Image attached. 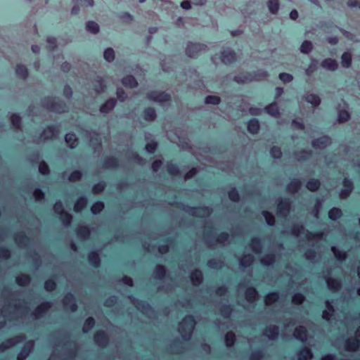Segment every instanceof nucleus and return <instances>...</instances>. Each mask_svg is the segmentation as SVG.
I'll return each instance as SVG.
<instances>
[{"instance_id": "nucleus-30", "label": "nucleus", "mask_w": 360, "mask_h": 360, "mask_svg": "<svg viewBox=\"0 0 360 360\" xmlns=\"http://www.w3.org/2000/svg\"><path fill=\"white\" fill-rule=\"evenodd\" d=\"M119 166V160L114 156L106 157L103 162V167L105 169H115Z\"/></svg>"}, {"instance_id": "nucleus-50", "label": "nucleus", "mask_w": 360, "mask_h": 360, "mask_svg": "<svg viewBox=\"0 0 360 360\" xmlns=\"http://www.w3.org/2000/svg\"><path fill=\"white\" fill-rule=\"evenodd\" d=\"M96 325V321L92 316L86 318L84 322L82 331L84 333H87L90 330L94 328Z\"/></svg>"}, {"instance_id": "nucleus-39", "label": "nucleus", "mask_w": 360, "mask_h": 360, "mask_svg": "<svg viewBox=\"0 0 360 360\" xmlns=\"http://www.w3.org/2000/svg\"><path fill=\"white\" fill-rule=\"evenodd\" d=\"M276 262V256L274 252L265 255L261 259V263L265 266H270Z\"/></svg>"}, {"instance_id": "nucleus-33", "label": "nucleus", "mask_w": 360, "mask_h": 360, "mask_svg": "<svg viewBox=\"0 0 360 360\" xmlns=\"http://www.w3.org/2000/svg\"><path fill=\"white\" fill-rule=\"evenodd\" d=\"M122 84L127 88H136L138 86V82L136 78L131 75H129L124 77L122 79Z\"/></svg>"}, {"instance_id": "nucleus-47", "label": "nucleus", "mask_w": 360, "mask_h": 360, "mask_svg": "<svg viewBox=\"0 0 360 360\" xmlns=\"http://www.w3.org/2000/svg\"><path fill=\"white\" fill-rule=\"evenodd\" d=\"M58 217L64 226H69L71 225L73 217L72 215L68 212H61Z\"/></svg>"}, {"instance_id": "nucleus-49", "label": "nucleus", "mask_w": 360, "mask_h": 360, "mask_svg": "<svg viewBox=\"0 0 360 360\" xmlns=\"http://www.w3.org/2000/svg\"><path fill=\"white\" fill-rule=\"evenodd\" d=\"M56 279V276H53L51 278L45 281L44 285L46 291L51 292L56 289L57 283Z\"/></svg>"}, {"instance_id": "nucleus-36", "label": "nucleus", "mask_w": 360, "mask_h": 360, "mask_svg": "<svg viewBox=\"0 0 360 360\" xmlns=\"http://www.w3.org/2000/svg\"><path fill=\"white\" fill-rule=\"evenodd\" d=\"M143 117L146 121H154L157 117L156 111L153 107H147L143 111Z\"/></svg>"}, {"instance_id": "nucleus-14", "label": "nucleus", "mask_w": 360, "mask_h": 360, "mask_svg": "<svg viewBox=\"0 0 360 360\" xmlns=\"http://www.w3.org/2000/svg\"><path fill=\"white\" fill-rule=\"evenodd\" d=\"M331 143V139L328 135L314 139L311 141V146L314 149H324Z\"/></svg>"}, {"instance_id": "nucleus-8", "label": "nucleus", "mask_w": 360, "mask_h": 360, "mask_svg": "<svg viewBox=\"0 0 360 360\" xmlns=\"http://www.w3.org/2000/svg\"><path fill=\"white\" fill-rule=\"evenodd\" d=\"M52 302L50 301H44L39 304L32 312L31 316L34 319H40L45 316L49 310L52 307Z\"/></svg>"}, {"instance_id": "nucleus-5", "label": "nucleus", "mask_w": 360, "mask_h": 360, "mask_svg": "<svg viewBox=\"0 0 360 360\" xmlns=\"http://www.w3.org/2000/svg\"><path fill=\"white\" fill-rule=\"evenodd\" d=\"M290 233L292 236H298L301 234H304V237L309 240H315L321 237L320 233L311 232L304 228L302 224H295L290 229Z\"/></svg>"}, {"instance_id": "nucleus-46", "label": "nucleus", "mask_w": 360, "mask_h": 360, "mask_svg": "<svg viewBox=\"0 0 360 360\" xmlns=\"http://www.w3.org/2000/svg\"><path fill=\"white\" fill-rule=\"evenodd\" d=\"M352 56L350 52L345 51L341 56V63L342 67L348 68L352 65Z\"/></svg>"}, {"instance_id": "nucleus-28", "label": "nucleus", "mask_w": 360, "mask_h": 360, "mask_svg": "<svg viewBox=\"0 0 360 360\" xmlns=\"http://www.w3.org/2000/svg\"><path fill=\"white\" fill-rule=\"evenodd\" d=\"M247 129L250 134H257L260 130L259 122L256 118H251L247 124Z\"/></svg>"}, {"instance_id": "nucleus-37", "label": "nucleus", "mask_w": 360, "mask_h": 360, "mask_svg": "<svg viewBox=\"0 0 360 360\" xmlns=\"http://www.w3.org/2000/svg\"><path fill=\"white\" fill-rule=\"evenodd\" d=\"M343 215L342 211L338 207H332L328 212V216L330 220L335 221L340 219Z\"/></svg>"}, {"instance_id": "nucleus-4", "label": "nucleus", "mask_w": 360, "mask_h": 360, "mask_svg": "<svg viewBox=\"0 0 360 360\" xmlns=\"http://www.w3.org/2000/svg\"><path fill=\"white\" fill-rule=\"evenodd\" d=\"M41 105L49 111L58 113L65 112L67 108L63 101L49 96L41 99Z\"/></svg>"}, {"instance_id": "nucleus-22", "label": "nucleus", "mask_w": 360, "mask_h": 360, "mask_svg": "<svg viewBox=\"0 0 360 360\" xmlns=\"http://www.w3.org/2000/svg\"><path fill=\"white\" fill-rule=\"evenodd\" d=\"M116 104V99L110 98L100 106L99 110L101 113H109L115 108Z\"/></svg>"}, {"instance_id": "nucleus-42", "label": "nucleus", "mask_w": 360, "mask_h": 360, "mask_svg": "<svg viewBox=\"0 0 360 360\" xmlns=\"http://www.w3.org/2000/svg\"><path fill=\"white\" fill-rule=\"evenodd\" d=\"M250 246L252 251L255 253H260L262 249L261 239L259 237H253L250 240Z\"/></svg>"}, {"instance_id": "nucleus-64", "label": "nucleus", "mask_w": 360, "mask_h": 360, "mask_svg": "<svg viewBox=\"0 0 360 360\" xmlns=\"http://www.w3.org/2000/svg\"><path fill=\"white\" fill-rule=\"evenodd\" d=\"M305 300V296L301 292H295L292 296V302L295 305H301Z\"/></svg>"}, {"instance_id": "nucleus-32", "label": "nucleus", "mask_w": 360, "mask_h": 360, "mask_svg": "<svg viewBox=\"0 0 360 360\" xmlns=\"http://www.w3.org/2000/svg\"><path fill=\"white\" fill-rule=\"evenodd\" d=\"M245 296L248 302L253 303L258 297V292L255 287L250 286L246 289Z\"/></svg>"}, {"instance_id": "nucleus-18", "label": "nucleus", "mask_w": 360, "mask_h": 360, "mask_svg": "<svg viewBox=\"0 0 360 360\" xmlns=\"http://www.w3.org/2000/svg\"><path fill=\"white\" fill-rule=\"evenodd\" d=\"M33 342L27 341L17 354V360H25L32 352Z\"/></svg>"}, {"instance_id": "nucleus-55", "label": "nucleus", "mask_w": 360, "mask_h": 360, "mask_svg": "<svg viewBox=\"0 0 360 360\" xmlns=\"http://www.w3.org/2000/svg\"><path fill=\"white\" fill-rule=\"evenodd\" d=\"M105 207V204L101 200L94 202L91 207V212L93 214H98L101 213Z\"/></svg>"}, {"instance_id": "nucleus-51", "label": "nucleus", "mask_w": 360, "mask_h": 360, "mask_svg": "<svg viewBox=\"0 0 360 360\" xmlns=\"http://www.w3.org/2000/svg\"><path fill=\"white\" fill-rule=\"evenodd\" d=\"M94 87H95V91L98 94H101V93L104 92L107 89V86H106L105 81L100 77H98L95 80Z\"/></svg>"}, {"instance_id": "nucleus-45", "label": "nucleus", "mask_w": 360, "mask_h": 360, "mask_svg": "<svg viewBox=\"0 0 360 360\" xmlns=\"http://www.w3.org/2000/svg\"><path fill=\"white\" fill-rule=\"evenodd\" d=\"M253 262L254 256L250 253L245 255L239 262L240 265L243 268L250 267L252 265Z\"/></svg>"}, {"instance_id": "nucleus-15", "label": "nucleus", "mask_w": 360, "mask_h": 360, "mask_svg": "<svg viewBox=\"0 0 360 360\" xmlns=\"http://www.w3.org/2000/svg\"><path fill=\"white\" fill-rule=\"evenodd\" d=\"M59 134L58 126L56 124L47 125L46 129L43 131L41 136H44V140H51L56 138Z\"/></svg>"}, {"instance_id": "nucleus-7", "label": "nucleus", "mask_w": 360, "mask_h": 360, "mask_svg": "<svg viewBox=\"0 0 360 360\" xmlns=\"http://www.w3.org/2000/svg\"><path fill=\"white\" fill-rule=\"evenodd\" d=\"M146 98L149 101L163 103L171 101V95L165 91H150L147 93Z\"/></svg>"}, {"instance_id": "nucleus-60", "label": "nucleus", "mask_w": 360, "mask_h": 360, "mask_svg": "<svg viewBox=\"0 0 360 360\" xmlns=\"http://www.w3.org/2000/svg\"><path fill=\"white\" fill-rule=\"evenodd\" d=\"M351 117L349 112L346 110H340L338 115V121L339 123L347 122Z\"/></svg>"}, {"instance_id": "nucleus-12", "label": "nucleus", "mask_w": 360, "mask_h": 360, "mask_svg": "<svg viewBox=\"0 0 360 360\" xmlns=\"http://www.w3.org/2000/svg\"><path fill=\"white\" fill-rule=\"evenodd\" d=\"M62 302L64 309L66 310L75 312L78 309V306L76 302V298L72 292H68L65 294Z\"/></svg>"}, {"instance_id": "nucleus-24", "label": "nucleus", "mask_w": 360, "mask_h": 360, "mask_svg": "<svg viewBox=\"0 0 360 360\" xmlns=\"http://www.w3.org/2000/svg\"><path fill=\"white\" fill-rule=\"evenodd\" d=\"M264 334L269 340H275L279 335V328L276 325L268 326L265 328Z\"/></svg>"}, {"instance_id": "nucleus-59", "label": "nucleus", "mask_w": 360, "mask_h": 360, "mask_svg": "<svg viewBox=\"0 0 360 360\" xmlns=\"http://www.w3.org/2000/svg\"><path fill=\"white\" fill-rule=\"evenodd\" d=\"M228 197L233 202H238L240 201V195L236 188H231L227 193Z\"/></svg>"}, {"instance_id": "nucleus-34", "label": "nucleus", "mask_w": 360, "mask_h": 360, "mask_svg": "<svg viewBox=\"0 0 360 360\" xmlns=\"http://www.w3.org/2000/svg\"><path fill=\"white\" fill-rule=\"evenodd\" d=\"M134 304L137 309L141 310L143 313L148 312L152 309L150 304L144 300L136 299Z\"/></svg>"}, {"instance_id": "nucleus-61", "label": "nucleus", "mask_w": 360, "mask_h": 360, "mask_svg": "<svg viewBox=\"0 0 360 360\" xmlns=\"http://www.w3.org/2000/svg\"><path fill=\"white\" fill-rule=\"evenodd\" d=\"M106 183L105 181H100L98 183L95 184L92 186V192L94 194H99L101 192H103L105 187H106Z\"/></svg>"}, {"instance_id": "nucleus-13", "label": "nucleus", "mask_w": 360, "mask_h": 360, "mask_svg": "<svg viewBox=\"0 0 360 360\" xmlns=\"http://www.w3.org/2000/svg\"><path fill=\"white\" fill-rule=\"evenodd\" d=\"M221 60L226 65L235 63L237 60V56L235 51L227 48L221 52Z\"/></svg>"}, {"instance_id": "nucleus-57", "label": "nucleus", "mask_w": 360, "mask_h": 360, "mask_svg": "<svg viewBox=\"0 0 360 360\" xmlns=\"http://www.w3.org/2000/svg\"><path fill=\"white\" fill-rule=\"evenodd\" d=\"M262 216L264 217L266 223L269 226H274L276 224V219L274 214L267 210H263L262 212Z\"/></svg>"}, {"instance_id": "nucleus-16", "label": "nucleus", "mask_w": 360, "mask_h": 360, "mask_svg": "<svg viewBox=\"0 0 360 360\" xmlns=\"http://www.w3.org/2000/svg\"><path fill=\"white\" fill-rule=\"evenodd\" d=\"M87 261L90 266L98 269L101 264V259L98 250H93L88 253Z\"/></svg>"}, {"instance_id": "nucleus-10", "label": "nucleus", "mask_w": 360, "mask_h": 360, "mask_svg": "<svg viewBox=\"0 0 360 360\" xmlns=\"http://www.w3.org/2000/svg\"><path fill=\"white\" fill-rule=\"evenodd\" d=\"M25 340V335L23 334L16 335L11 338L2 342L0 344V351L5 352L6 349L14 347L16 344L21 343Z\"/></svg>"}, {"instance_id": "nucleus-52", "label": "nucleus", "mask_w": 360, "mask_h": 360, "mask_svg": "<svg viewBox=\"0 0 360 360\" xmlns=\"http://www.w3.org/2000/svg\"><path fill=\"white\" fill-rule=\"evenodd\" d=\"M167 172L169 175L178 176L181 174L179 167L176 163H168L167 165Z\"/></svg>"}, {"instance_id": "nucleus-48", "label": "nucleus", "mask_w": 360, "mask_h": 360, "mask_svg": "<svg viewBox=\"0 0 360 360\" xmlns=\"http://www.w3.org/2000/svg\"><path fill=\"white\" fill-rule=\"evenodd\" d=\"M279 294L276 291L271 292L265 295L264 302L266 305H271L278 300Z\"/></svg>"}, {"instance_id": "nucleus-62", "label": "nucleus", "mask_w": 360, "mask_h": 360, "mask_svg": "<svg viewBox=\"0 0 360 360\" xmlns=\"http://www.w3.org/2000/svg\"><path fill=\"white\" fill-rule=\"evenodd\" d=\"M267 6L272 14H276L279 10L278 0H269L267 2Z\"/></svg>"}, {"instance_id": "nucleus-19", "label": "nucleus", "mask_w": 360, "mask_h": 360, "mask_svg": "<svg viewBox=\"0 0 360 360\" xmlns=\"http://www.w3.org/2000/svg\"><path fill=\"white\" fill-rule=\"evenodd\" d=\"M190 279L193 286L198 287L202 283L203 274L200 269H195L190 274Z\"/></svg>"}, {"instance_id": "nucleus-54", "label": "nucleus", "mask_w": 360, "mask_h": 360, "mask_svg": "<svg viewBox=\"0 0 360 360\" xmlns=\"http://www.w3.org/2000/svg\"><path fill=\"white\" fill-rule=\"evenodd\" d=\"M224 341L226 347H231L236 341V336L233 331H228L224 335Z\"/></svg>"}, {"instance_id": "nucleus-1", "label": "nucleus", "mask_w": 360, "mask_h": 360, "mask_svg": "<svg viewBox=\"0 0 360 360\" xmlns=\"http://www.w3.org/2000/svg\"><path fill=\"white\" fill-rule=\"evenodd\" d=\"M172 205H174L176 207L181 208L188 214L192 217L202 218L205 217H209L212 213V209L208 206H196V207H190L188 205H185L182 202H176L175 203H171Z\"/></svg>"}, {"instance_id": "nucleus-29", "label": "nucleus", "mask_w": 360, "mask_h": 360, "mask_svg": "<svg viewBox=\"0 0 360 360\" xmlns=\"http://www.w3.org/2000/svg\"><path fill=\"white\" fill-rule=\"evenodd\" d=\"M321 66L326 70L335 71L338 68V64L335 59L328 58L321 61Z\"/></svg>"}, {"instance_id": "nucleus-43", "label": "nucleus", "mask_w": 360, "mask_h": 360, "mask_svg": "<svg viewBox=\"0 0 360 360\" xmlns=\"http://www.w3.org/2000/svg\"><path fill=\"white\" fill-rule=\"evenodd\" d=\"M31 282V277L28 274H22L15 278V283L20 287H25Z\"/></svg>"}, {"instance_id": "nucleus-2", "label": "nucleus", "mask_w": 360, "mask_h": 360, "mask_svg": "<svg viewBox=\"0 0 360 360\" xmlns=\"http://www.w3.org/2000/svg\"><path fill=\"white\" fill-rule=\"evenodd\" d=\"M196 325V321L192 314L186 315L179 323L178 331L185 340L191 339Z\"/></svg>"}, {"instance_id": "nucleus-25", "label": "nucleus", "mask_w": 360, "mask_h": 360, "mask_svg": "<svg viewBox=\"0 0 360 360\" xmlns=\"http://www.w3.org/2000/svg\"><path fill=\"white\" fill-rule=\"evenodd\" d=\"M326 282L328 288L333 291L336 292L339 290L342 287L341 281L339 279L332 278L330 276H325Z\"/></svg>"}, {"instance_id": "nucleus-11", "label": "nucleus", "mask_w": 360, "mask_h": 360, "mask_svg": "<svg viewBox=\"0 0 360 360\" xmlns=\"http://www.w3.org/2000/svg\"><path fill=\"white\" fill-rule=\"evenodd\" d=\"M93 339L96 345L101 348H105L108 346L110 342V338L106 331L98 330L94 334Z\"/></svg>"}, {"instance_id": "nucleus-17", "label": "nucleus", "mask_w": 360, "mask_h": 360, "mask_svg": "<svg viewBox=\"0 0 360 360\" xmlns=\"http://www.w3.org/2000/svg\"><path fill=\"white\" fill-rule=\"evenodd\" d=\"M14 240L20 247L27 246L31 242V238L24 231H19L15 233Z\"/></svg>"}, {"instance_id": "nucleus-23", "label": "nucleus", "mask_w": 360, "mask_h": 360, "mask_svg": "<svg viewBox=\"0 0 360 360\" xmlns=\"http://www.w3.org/2000/svg\"><path fill=\"white\" fill-rule=\"evenodd\" d=\"M297 356L298 360H310L313 357V353L308 347H302L297 352Z\"/></svg>"}, {"instance_id": "nucleus-63", "label": "nucleus", "mask_w": 360, "mask_h": 360, "mask_svg": "<svg viewBox=\"0 0 360 360\" xmlns=\"http://www.w3.org/2000/svg\"><path fill=\"white\" fill-rule=\"evenodd\" d=\"M271 156L275 160H280L282 157V151L280 147L274 146L269 150Z\"/></svg>"}, {"instance_id": "nucleus-31", "label": "nucleus", "mask_w": 360, "mask_h": 360, "mask_svg": "<svg viewBox=\"0 0 360 360\" xmlns=\"http://www.w3.org/2000/svg\"><path fill=\"white\" fill-rule=\"evenodd\" d=\"M76 233L77 236L83 240L89 239L91 236V230L89 227L84 225L77 227Z\"/></svg>"}, {"instance_id": "nucleus-6", "label": "nucleus", "mask_w": 360, "mask_h": 360, "mask_svg": "<svg viewBox=\"0 0 360 360\" xmlns=\"http://www.w3.org/2000/svg\"><path fill=\"white\" fill-rule=\"evenodd\" d=\"M207 46L200 43L189 42L186 48V54L188 57L197 58L202 53L205 52Z\"/></svg>"}, {"instance_id": "nucleus-21", "label": "nucleus", "mask_w": 360, "mask_h": 360, "mask_svg": "<svg viewBox=\"0 0 360 360\" xmlns=\"http://www.w3.org/2000/svg\"><path fill=\"white\" fill-rule=\"evenodd\" d=\"M360 347V340L351 337L347 339H346L345 342V348L347 351H352L355 352L359 349Z\"/></svg>"}, {"instance_id": "nucleus-56", "label": "nucleus", "mask_w": 360, "mask_h": 360, "mask_svg": "<svg viewBox=\"0 0 360 360\" xmlns=\"http://www.w3.org/2000/svg\"><path fill=\"white\" fill-rule=\"evenodd\" d=\"M11 122L12 125L16 129H21L22 127V120L21 117L16 113H13L11 116Z\"/></svg>"}, {"instance_id": "nucleus-58", "label": "nucleus", "mask_w": 360, "mask_h": 360, "mask_svg": "<svg viewBox=\"0 0 360 360\" xmlns=\"http://www.w3.org/2000/svg\"><path fill=\"white\" fill-rule=\"evenodd\" d=\"M331 250L333 252L334 256L338 261L342 262L347 259V254L345 252L340 250L335 246H333L331 248Z\"/></svg>"}, {"instance_id": "nucleus-27", "label": "nucleus", "mask_w": 360, "mask_h": 360, "mask_svg": "<svg viewBox=\"0 0 360 360\" xmlns=\"http://www.w3.org/2000/svg\"><path fill=\"white\" fill-rule=\"evenodd\" d=\"M302 186V182L299 179H292L286 186V190L290 193H297Z\"/></svg>"}, {"instance_id": "nucleus-9", "label": "nucleus", "mask_w": 360, "mask_h": 360, "mask_svg": "<svg viewBox=\"0 0 360 360\" xmlns=\"http://www.w3.org/2000/svg\"><path fill=\"white\" fill-rule=\"evenodd\" d=\"M292 201L290 198L281 199L277 204L276 214L280 217H285L288 215L291 208Z\"/></svg>"}, {"instance_id": "nucleus-3", "label": "nucleus", "mask_w": 360, "mask_h": 360, "mask_svg": "<svg viewBox=\"0 0 360 360\" xmlns=\"http://www.w3.org/2000/svg\"><path fill=\"white\" fill-rule=\"evenodd\" d=\"M268 73L264 70L257 72H243L233 77V81L239 84H244L252 81H261L268 77Z\"/></svg>"}, {"instance_id": "nucleus-41", "label": "nucleus", "mask_w": 360, "mask_h": 360, "mask_svg": "<svg viewBox=\"0 0 360 360\" xmlns=\"http://www.w3.org/2000/svg\"><path fill=\"white\" fill-rule=\"evenodd\" d=\"M15 74L18 77L25 79L27 78L29 72L27 68L22 64H18L15 67Z\"/></svg>"}, {"instance_id": "nucleus-53", "label": "nucleus", "mask_w": 360, "mask_h": 360, "mask_svg": "<svg viewBox=\"0 0 360 360\" xmlns=\"http://www.w3.org/2000/svg\"><path fill=\"white\" fill-rule=\"evenodd\" d=\"M305 101L314 107H318L321 102V98L318 95L314 94L307 95L305 97Z\"/></svg>"}, {"instance_id": "nucleus-38", "label": "nucleus", "mask_w": 360, "mask_h": 360, "mask_svg": "<svg viewBox=\"0 0 360 360\" xmlns=\"http://www.w3.org/2000/svg\"><path fill=\"white\" fill-rule=\"evenodd\" d=\"M321 184V181L319 179L312 178L307 181L306 187L309 191L315 192L319 189Z\"/></svg>"}, {"instance_id": "nucleus-35", "label": "nucleus", "mask_w": 360, "mask_h": 360, "mask_svg": "<svg viewBox=\"0 0 360 360\" xmlns=\"http://www.w3.org/2000/svg\"><path fill=\"white\" fill-rule=\"evenodd\" d=\"M65 141L70 149H75L79 143L78 139L74 133L66 134L65 136Z\"/></svg>"}, {"instance_id": "nucleus-26", "label": "nucleus", "mask_w": 360, "mask_h": 360, "mask_svg": "<svg viewBox=\"0 0 360 360\" xmlns=\"http://www.w3.org/2000/svg\"><path fill=\"white\" fill-rule=\"evenodd\" d=\"M264 111L268 115L274 117H278L280 116V108L277 103L272 102L264 108Z\"/></svg>"}, {"instance_id": "nucleus-20", "label": "nucleus", "mask_w": 360, "mask_h": 360, "mask_svg": "<svg viewBox=\"0 0 360 360\" xmlns=\"http://www.w3.org/2000/svg\"><path fill=\"white\" fill-rule=\"evenodd\" d=\"M293 335L297 340L305 342L308 337V331L305 327L300 326L295 328Z\"/></svg>"}, {"instance_id": "nucleus-44", "label": "nucleus", "mask_w": 360, "mask_h": 360, "mask_svg": "<svg viewBox=\"0 0 360 360\" xmlns=\"http://www.w3.org/2000/svg\"><path fill=\"white\" fill-rule=\"evenodd\" d=\"M153 273L157 279L163 280L167 275L166 267L163 265H157Z\"/></svg>"}, {"instance_id": "nucleus-40", "label": "nucleus", "mask_w": 360, "mask_h": 360, "mask_svg": "<svg viewBox=\"0 0 360 360\" xmlns=\"http://www.w3.org/2000/svg\"><path fill=\"white\" fill-rule=\"evenodd\" d=\"M87 205V198L81 196L77 199L74 205V210L75 212H80Z\"/></svg>"}]
</instances>
